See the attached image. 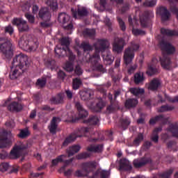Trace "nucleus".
Masks as SVG:
<instances>
[{
    "instance_id": "62",
    "label": "nucleus",
    "mask_w": 178,
    "mask_h": 178,
    "mask_svg": "<svg viewBox=\"0 0 178 178\" xmlns=\"http://www.w3.org/2000/svg\"><path fill=\"white\" fill-rule=\"evenodd\" d=\"M74 73L76 74V76H81V74H83V70H81V67H80L79 65H76Z\"/></svg>"
},
{
    "instance_id": "1",
    "label": "nucleus",
    "mask_w": 178,
    "mask_h": 178,
    "mask_svg": "<svg viewBox=\"0 0 178 178\" xmlns=\"http://www.w3.org/2000/svg\"><path fill=\"white\" fill-rule=\"evenodd\" d=\"M159 47L161 51L162 57L159 58L161 67L165 70H172L177 67V62H172L170 57L176 54V47L170 42L161 40L159 42Z\"/></svg>"
},
{
    "instance_id": "36",
    "label": "nucleus",
    "mask_w": 178,
    "mask_h": 178,
    "mask_svg": "<svg viewBox=\"0 0 178 178\" xmlns=\"http://www.w3.org/2000/svg\"><path fill=\"white\" fill-rule=\"evenodd\" d=\"M167 131L171 133L172 137H174V136H175V134L178 131V123L174 122L170 124L168 127L167 128Z\"/></svg>"
},
{
    "instance_id": "30",
    "label": "nucleus",
    "mask_w": 178,
    "mask_h": 178,
    "mask_svg": "<svg viewBox=\"0 0 178 178\" xmlns=\"http://www.w3.org/2000/svg\"><path fill=\"white\" fill-rule=\"evenodd\" d=\"M120 168L124 170H130L131 169V164L124 158L120 161Z\"/></svg>"
},
{
    "instance_id": "40",
    "label": "nucleus",
    "mask_w": 178,
    "mask_h": 178,
    "mask_svg": "<svg viewBox=\"0 0 178 178\" xmlns=\"http://www.w3.org/2000/svg\"><path fill=\"white\" fill-rule=\"evenodd\" d=\"M160 131H162L161 127H156L154 129L152 137H151L152 141L156 143H158L159 140V136L158 135V133H159Z\"/></svg>"
},
{
    "instance_id": "44",
    "label": "nucleus",
    "mask_w": 178,
    "mask_h": 178,
    "mask_svg": "<svg viewBox=\"0 0 178 178\" xmlns=\"http://www.w3.org/2000/svg\"><path fill=\"white\" fill-rule=\"evenodd\" d=\"M130 123L131 122L129 118H122L120 120L119 127L122 130H126V129H127L130 125Z\"/></svg>"
},
{
    "instance_id": "60",
    "label": "nucleus",
    "mask_w": 178,
    "mask_h": 178,
    "mask_svg": "<svg viewBox=\"0 0 178 178\" xmlns=\"http://www.w3.org/2000/svg\"><path fill=\"white\" fill-rule=\"evenodd\" d=\"M156 5V0H152L150 1H145L143 3V6H147L148 8H152V6H155Z\"/></svg>"
},
{
    "instance_id": "54",
    "label": "nucleus",
    "mask_w": 178,
    "mask_h": 178,
    "mask_svg": "<svg viewBox=\"0 0 178 178\" xmlns=\"http://www.w3.org/2000/svg\"><path fill=\"white\" fill-rule=\"evenodd\" d=\"M25 17L27 19L29 22L31 23V24H34V23L35 22V18L34 17V15H33L29 13H25Z\"/></svg>"
},
{
    "instance_id": "28",
    "label": "nucleus",
    "mask_w": 178,
    "mask_h": 178,
    "mask_svg": "<svg viewBox=\"0 0 178 178\" xmlns=\"http://www.w3.org/2000/svg\"><path fill=\"white\" fill-rule=\"evenodd\" d=\"M8 141V131L3 130L0 133V148H5L6 147V142Z\"/></svg>"
},
{
    "instance_id": "39",
    "label": "nucleus",
    "mask_w": 178,
    "mask_h": 178,
    "mask_svg": "<svg viewBox=\"0 0 178 178\" xmlns=\"http://www.w3.org/2000/svg\"><path fill=\"white\" fill-rule=\"evenodd\" d=\"M44 3L50 8L53 12L58 10V1L57 0H45Z\"/></svg>"
},
{
    "instance_id": "47",
    "label": "nucleus",
    "mask_w": 178,
    "mask_h": 178,
    "mask_svg": "<svg viewBox=\"0 0 178 178\" xmlns=\"http://www.w3.org/2000/svg\"><path fill=\"white\" fill-rule=\"evenodd\" d=\"M143 140H144V135L141 133H139L138 136L134 140L133 145L135 147H138Z\"/></svg>"
},
{
    "instance_id": "59",
    "label": "nucleus",
    "mask_w": 178,
    "mask_h": 178,
    "mask_svg": "<svg viewBox=\"0 0 178 178\" xmlns=\"http://www.w3.org/2000/svg\"><path fill=\"white\" fill-rule=\"evenodd\" d=\"M31 5H30V3L29 2H25V3H23L22 4V10L23 12H29V10H30V8H31Z\"/></svg>"
},
{
    "instance_id": "29",
    "label": "nucleus",
    "mask_w": 178,
    "mask_h": 178,
    "mask_svg": "<svg viewBox=\"0 0 178 178\" xmlns=\"http://www.w3.org/2000/svg\"><path fill=\"white\" fill-rule=\"evenodd\" d=\"M138 105V100L137 99H128L126 100L124 106L127 109H131L136 108Z\"/></svg>"
},
{
    "instance_id": "63",
    "label": "nucleus",
    "mask_w": 178,
    "mask_h": 178,
    "mask_svg": "<svg viewBox=\"0 0 178 178\" xmlns=\"http://www.w3.org/2000/svg\"><path fill=\"white\" fill-rule=\"evenodd\" d=\"M45 66H47V67L52 69V67H54V66H55V60H51L46 61Z\"/></svg>"
},
{
    "instance_id": "42",
    "label": "nucleus",
    "mask_w": 178,
    "mask_h": 178,
    "mask_svg": "<svg viewBox=\"0 0 178 178\" xmlns=\"http://www.w3.org/2000/svg\"><path fill=\"white\" fill-rule=\"evenodd\" d=\"M175 109V106H170L169 104H165L161 106L157 109L159 113H163V112H170Z\"/></svg>"
},
{
    "instance_id": "4",
    "label": "nucleus",
    "mask_w": 178,
    "mask_h": 178,
    "mask_svg": "<svg viewBox=\"0 0 178 178\" xmlns=\"http://www.w3.org/2000/svg\"><path fill=\"white\" fill-rule=\"evenodd\" d=\"M140 49V44L133 41L131 42L130 45L128 46L124 51L123 60L126 66H129L133 62L135 52H137Z\"/></svg>"
},
{
    "instance_id": "11",
    "label": "nucleus",
    "mask_w": 178,
    "mask_h": 178,
    "mask_svg": "<svg viewBox=\"0 0 178 178\" xmlns=\"http://www.w3.org/2000/svg\"><path fill=\"white\" fill-rule=\"evenodd\" d=\"M108 98L110 101V105L106 107V111L108 113H113V112H116V111H119L120 109V105L119 104V102L113 99V95L112 94L108 93Z\"/></svg>"
},
{
    "instance_id": "37",
    "label": "nucleus",
    "mask_w": 178,
    "mask_h": 178,
    "mask_svg": "<svg viewBox=\"0 0 178 178\" xmlns=\"http://www.w3.org/2000/svg\"><path fill=\"white\" fill-rule=\"evenodd\" d=\"M63 94L58 93L57 95V97H53L50 99V102L51 104H54L55 105H58V104H63Z\"/></svg>"
},
{
    "instance_id": "7",
    "label": "nucleus",
    "mask_w": 178,
    "mask_h": 178,
    "mask_svg": "<svg viewBox=\"0 0 178 178\" xmlns=\"http://www.w3.org/2000/svg\"><path fill=\"white\" fill-rule=\"evenodd\" d=\"M11 22L13 26H17L19 33H26L30 29L27 21L23 19V18H14Z\"/></svg>"
},
{
    "instance_id": "13",
    "label": "nucleus",
    "mask_w": 178,
    "mask_h": 178,
    "mask_svg": "<svg viewBox=\"0 0 178 178\" xmlns=\"http://www.w3.org/2000/svg\"><path fill=\"white\" fill-rule=\"evenodd\" d=\"M109 46V42L105 39H98L97 42L94 43L95 51L104 52L106 48Z\"/></svg>"
},
{
    "instance_id": "46",
    "label": "nucleus",
    "mask_w": 178,
    "mask_h": 178,
    "mask_svg": "<svg viewBox=\"0 0 178 178\" xmlns=\"http://www.w3.org/2000/svg\"><path fill=\"white\" fill-rule=\"evenodd\" d=\"M148 163H149V161L147 160V159L144 157L140 160H134V166L135 168H141V166H144V165Z\"/></svg>"
},
{
    "instance_id": "21",
    "label": "nucleus",
    "mask_w": 178,
    "mask_h": 178,
    "mask_svg": "<svg viewBox=\"0 0 178 178\" xmlns=\"http://www.w3.org/2000/svg\"><path fill=\"white\" fill-rule=\"evenodd\" d=\"M159 13H160V15L161 16V20L162 22H168L169 19H170V12L168 10V8L166 7L161 6L159 8Z\"/></svg>"
},
{
    "instance_id": "34",
    "label": "nucleus",
    "mask_w": 178,
    "mask_h": 178,
    "mask_svg": "<svg viewBox=\"0 0 178 178\" xmlns=\"http://www.w3.org/2000/svg\"><path fill=\"white\" fill-rule=\"evenodd\" d=\"M129 92L135 97H140V95H143L145 93V90L144 88H129Z\"/></svg>"
},
{
    "instance_id": "12",
    "label": "nucleus",
    "mask_w": 178,
    "mask_h": 178,
    "mask_svg": "<svg viewBox=\"0 0 178 178\" xmlns=\"http://www.w3.org/2000/svg\"><path fill=\"white\" fill-rule=\"evenodd\" d=\"M97 165V163H88L85 165V168H83L82 170L76 171L75 175L78 177H84V176H88V175H90L88 170H94Z\"/></svg>"
},
{
    "instance_id": "24",
    "label": "nucleus",
    "mask_w": 178,
    "mask_h": 178,
    "mask_svg": "<svg viewBox=\"0 0 178 178\" xmlns=\"http://www.w3.org/2000/svg\"><path fill=\"white\" fill-rule=\"evenodd\" d=\"M145 81V76H144V72H136L134 76V83L138 86V84H143Z\"/></svg>"
},
{
    "instance_id": "8",
    "label": "nucleus",
    "mask_w": 178,
    "mask_h": 178,
    "mask_svg": "<svg viewBox=\"0 0 178 178\" xmlns=\"http://www.w3.org/2000/svg\"><path fill=\"white\" fill-rule=\"evenodd\" d=\"M124 45H126V42L123 38H115L112 43L113 52H115V54H122L124 49Z\"/></svg>"
},
{
    "instance_id": "43",
    "label": "nucleus",
    "mask_w": 178,
    "mask_h": 178,
    "mask_svg": "<svg viewBox=\"0 0 178 178\" xmlns=\"http://www.w3.org/2000/svg\"><path fill=\"white\" fill-rule=\"evenodd\" d=\"M98 122H99V120L98 119V117L97 116H90L87 120H84L83 123H86V124H88L89 126H95L98 124Z\"/></svg>"
},
{
    "instance_id": "14",
    "label": "nucleus",
    "mask_w": 178,
    "mask_h": 178,
    "mask_svg": "<svg viewBox=\"0 0 178 178\" xmlns=\"http://www.w3.org/2000/svg\"><path fill=\"white\" fill-rule=\"evenodd\" d=\"M27 151V145L24 144L15 145L13 149L10 151V154L13 156H19L22 154H24Z\"/></svg>"
},
{
    "instance_id": "3",
    "label": "nucleus",
    "mask_w": 178,
    "mask_h": 178,
    "mask_svg": "<svg viewBox=\"0 0 178 178\" xmlns=\"http://www.w3.org/2000/svg\"><path fill=\"white\" fill-rule=\"evenodd\" d=\"M0 54L6 59H12L13 57V44L12 40L8 38H0Z\"/></svg>"
},
{
    "instance_id": "23",
    "label": "nucleus",
    "mask_w": 178,
    "mask_h": 178,
    "mask_svg": "<svg viewBox=\"0 0 178 178\" xmlns=\"http://www.w3.org/2000/svg\"><path fill=\"white\" fill-rule=\"evenodd\" d=\"M86 150L88 152H95L99 154L104 151V145H90L87 147Z\"/></svg>"
},
{
    "instance_id": "25",
    "label": "nucleus",
    "mask_w": 178,
    "mask_h": 178,
    "mask_svg": "<svg viewBox=\"0 0 178 178\" xmlns=\"http://www.w3.org/2000/svg\"><path fill=\"white\" fill-rule=\"evenodd\" d=\"M77 137H83V134H70L63 143V147H67L70 143H73Z\"/></svg>"
},
{
    "instance_id": "64",
    "label": "nucleus",
    "mask_w": 178,
    "mask_h": 178,
    "mask_svg": "<svg viewBox=\"0 0 178 178\" xmlns=\"http://www.w3.org/2000/svg\"><path fill=\"white\" fill-rule=\"evenodd\" d=\"M65 77H66V73H65L63 71L60 70L58 72V78L60 79V80H62L63 81Z\"/></svg>"
},
{
    "instance_id": "56",
    "label": "nucleus",
    "mask_w": 178,
    "mask_h": 178,
    "mask_svg": "<svg viewBox=\"0 0 178 178\" xmlns=\"http://www.w3.org/2000/svg\"><path fill=\"white\" fill-rule=\"evenodd\" d=\"M9 169H10V166H9L8 163H2L0 164L1 172H7V170H9Z\"/></svg>"
},
{
    "instance_id": "22",
    "label": "nucleus",
    "mask_w": 178,
    "mask_h": 178,
    "mask_svg": "<svg viewBox=\"0 0 178 178\" xmlns=\"http://www.w3.org/2000/svg\"><path fill=\"white\" fill-rule=\"evenodd\" d=\"M161 35L164 37H178V31L176 30H170L165 28H161L160 29Z\"/></svg>"
},
{
    "instance_id": "15",
    "label": "nucleus",
    "mask_w": 178,
    "mask_h": 178,
    "mask_svg": "<svg viewBox=\"0 0 178 178\" xmlns=\"http://www.w3.org/2000/svg\"><path fill=\"white\" fill-rule=\"evenodd\" d=\"M51 16V11L47 7L41 8L38 12V17L44 22H49Z\"/></svg>"
},
{
    "instance_id": "10",
    "label": "nucleus",
    "mask_w": 178,
    "mask_h": 178,
    "mask_svg": "<svg viewBox=\"0 0 178 178\" xmlns=\"http://www.w3.org/2000/svg\"><path fill=\"white\" fill-rule=\"evenodd\" d=\"M72 15L74 19H83L88 16V9L86 7H78L77 9H71Z\"/></svg>"
},
{
    "instance_id": "16",
    "label": "nucleus",
    "mask_w": 178,
    "mask_h": 178,
    "mask_svg": "<svg viewBox=\"0 0 178 178\" xmlns=\"http://www.w3.org/2000/svg\"><path fill=\"white\" fill-rule=\"evenodd\" d=\"M62 120L59 117H53L50 122V124L48 126V129L51 134H56L58 131V124Z\"/></svg>"
},
{
    "instance_id": "41",
    "label": "nucleus",
    "mask_w": 178,
    "mask_h": 178,
    "mask_svg": "<svg viewBox=\"0 0 178 178\" xmlns=\"http://www.w3.org/2000/svg\"><path fill=\"white\" fill-rule=\"evenodd\" d=\"M81 148V147H80V145H78L70 147L69 149L67 150L68 156H73L74 154H77V152L80 151Z\"/></svg>"
},
{
    "instance_id": "17",
    "label": "nucleus",
    "mask_w": 178,
    "mask_h": 178,
    "mask_svg": "<svg viewBox=\"0 0 178 178\" xmlns=\"http://www.w3.org/2000/svg\"><path fill=\"white\" fill-rule=\"evenodd\" d=\"M158 122H160L161 124L165 125L168 124V122H169V118H165L163 115H156L149 120V124L154 126V124H156Z\"/></svg>"
},
{
    "instance_id": "6",
    "label": "nucleus",
    "mask_w": 178,
    "mask_h": 178,
    "mask_svg": "<svg viewBox=\"0 0 178 178\" xmlns=\"http://www.w3.org/2000/svg\"><path fill=\"white\" fill-rule=\"evenodd\" d=\"M58 21L61 24H63L65 30H72L73 29V23L70 20V16L66 14V13H59Z\"/></svg>"
},
{
    "instance_id": "49",
    "label": "nucleus",
    "mask_w": 178,
    "mask_h": 178,
    "mask_svg": "<svg viewBox=\"0 0 178 178\" xmlns=\"http://www.w3.org/2000/svg\"><path fill=\"white\" fill-rule=\"evenodd\" d=\"M47 85V78L42 77L40 79H38L36 81V86H38V87H40V88H44L45 86Z\"/></svg>"
},
{
    "instance_id": "51",
    "label": "nucleus",
    "mask_w": 178,
    "mask_h": 178,
    "mask_svg": "<svg viewBox=\"0 0 178 178\" xmlns=\"http://www.w3.org/2000/svg\"><path fill=\"white\" fill-rule=\"evenodd\" d=\"M55 54H56V56H58V58H63V56H65V54H63V52H65V51L63 50V48L61 47H56L55 48Z\"/></svg>"
},
{
    "instance_id": "35",
    "label": "nucleus",
    "mask_w": 178,
    "mask_h": 178,
    "mask_svg": "<svg viewBox=\"0 0 178 178\" xmlns=\"http://www.w3.org/2000/svg\"><path fill=\"white\" fill-rule=\"evenodd\" d=\"M101 59L99 56V53L98 51H95L93 55L89 58V62L92 65V66H97L98 61Z\"/></svg>"
},
{
    "instance_id": "57",
    "label": "nucleus",
    "mask_w": 178,
    "mask_h": 178,
    "mask_svg": "<svg viewBox=\"0 0 178 178\" xmlns=\"http://www.w3.org/2000/svg\"><path fill=\"white\" fill-rule=\"evenodd\" d=\"M64 69L65 70H66V72H73V63H70V61H67V63H65Z\"/></svg>"
},
{
    "instance_id": "45",
    "label": "nucleus",
    "mask_w": 178,
    "mask_h": 178,
    "mask_svg": "<svg viewBox=\"0 0 178 178\" xmlns=\"http://www.w3.org/2000/svg\"><path fill=\"white\" fill-rule=\"evenodd\" d=\"M83 86V81L80 78H74L72 79V90H79Z\"/></svg>"
},
{
    "instance_id": "53",
    "label": "nucleus",
    "mask_w": 178,
    "mask_h": 178,
    "mask_svg": "<svg viewBox=\"0 0 178 178\" xmlns=\"http://www.w3.org/2000/svg\"><path fill=\"white\" fill-rule=\"evenodd\" d=\"M4 33H8L10 35H12L13 33H15V29H13V26H12V25L9 24L5 26Z\"/></svg>"
},
{
    "instance_id": "18",
    "label": "nucleus",
    "mask_w": 178,
    "mask_h": 178,
    "mask_svg": "<svg viewBox=\"0 0 178 178\" xmlns=\"http://www.w3.org/2000/svg\"><path fill=\"white\" fill-rule=\"evenodd\" d=\"M7 109L10 112H21L23 111V104L17 102H13L7 106Z\"/></svg>"
},
{
    "instance_id": "38",
    "label": "nucleus",
    "mask_w": 178,
    "mask_h": 178,
    "mask_svg": "<svg viewBox=\"0 0 178 178\" xmlns=\"http://www.w3.org/2000/svg\"><path fill=\"white\" fill-rule=\"evenodd\" d=\"M160 73L159 69L154 65H149L147 70L146 71V74L147 76H154L155 74H159Z\"/></svg>"
},
{
    "instance_id": "50",
    "label": "nucleus",
    "mask_w": 178,
    "mask_h": 178,
    "mask_svg": "<svg viewBox=\"0 0 178 178\" xmlns=\"http://www.w3.org/2000/svg\"><path fill=\"white\" fill-rule=\"evenodd\" d=\"M81 47L83 48L84 52L92 51V46L90 45V42H83Z\"/></svg>"
},
{
    "instance_id": "48",
    "label": "nucleus",
    "mask_w": 178,
    "mask_h": 178,
    "mask_svg": "<svg viewBox=\"0 0 178 178\" xmlns=\"http://www.w3.org/2000/svg\"><path fill=\"white\" fill-rule=\"evenodd\" d=\"M103 59L104 62L106 63V65H112L113 63V60L115 59V57L112 56V54H107L106 56L103 57Z\"/></svg>"
},
{
    "instance_id": "52",
    "label": "nucleus",
    "mask_w": 178,
    "mask_h": 178,
    "mask_svg": "<svg viewBox=\"0 0 178 178\" xmlns=\"http://www.w3.org/2000/svg\"><path fill=\"white\" fill-rule=\"evenodd\" d=\"M117 20L119 23L120 30H122V31H126V24H124L123 19L120 17H117Z\"/></svg>"
},
{
    "instance_id": "27",
    "label": "nucleus",
    "mask_w": 178,
    "mask_h": 178,
    "mask_svg": "<svg viewBox=\"0 0 178 178\" xmlns=\"http://www.w3.org/2000/svg\"><path fill=\"white\" fill-rule=\"evenodd\" d=\"M139 20L141 27L145 29L147 27V22H148V12L144 11L139 15Z\"/></svg>"
},
{
    "instance_id": "31",
    "label": "nucleus",
    "mask_w": 178,
    "mask_h": 178,
    "mask_svg": "<svg viewBox=\"0 0 178 178\" xmlns=\"http://www.w3.org/2000/svg\"><path fill=\"white\" fill-rule=\"evenodd\" d=\"M30 134H31V132H30L29 128H25L19 129V133L17 135V136L18 137V138H22V140H24L25 138L30 137Z\"/></svg>"
},
{
    "instance_id": "2",
    "label": "nucleus",
    "mask_w": 178,
    "mask_h": 178,
    "mask_svg": "<svg viewBox=\"0 0 178 178\" xmlns=\"http://www.w3.org/2000/svg\"><path fill=\"white\" fill-rule=\"evenodd\" d=\"M12 65V71L9 75L10 79L11 80H16L17 77L22 76L30 67L29 57L26 54L21 53L13 58Z\"/></svg>"
},
{
    "instance_id": "32",
    "label": "nucleus",
    "mask_w": 178,
    "mask_h": 178,
    "mask_svg": "<svg viewBox=\"0 0 178 178\" xmlns=\"http://www.w3.org/2000/svg\"><path fill=\"white\" fill-rule=\"evenodd\" d=\"M81 99L82 101H90L93 93L90 90L81 91L79 92Z\"/></svg>"
},
{
    "instance_id": "20",
    "label": "nucleus",
    "mask_w": 178,
    "mask_h": 178,
    "mask_svg": "<svg viewBox=\"0 0 178 178\" xmlns=\"http://www.w3.org/2000/svg\"><path fill=\"white\" fill-rule=\"evenodd\" d=\"M161 81L157 78H154L147 85V88L150 91H157L158 88L161 87Z\"/></svg>"
},
{
    "instance_id": "33",
    "label": "nucleus",
    "mask_w": 178,
    "mask_h": 178,
    "mask_svg": "<svg viewBox=\"0 0 178 178\" xmlns=\"http://www.w3.org/2000/svg\"><path fill=\"white\" fill-rule=\"evenodd\" d=\"M83 35L86 38H90L91 40H94L95 38V30L86 29L83 31Z\"/></svg>"
},
{
    "instance_id": "5",
    "label": "nucleus",
    "mask_w": 178,
    "mask_h": 178,
    "mask_svg": "<svg viewBox=\"0 0 178 178\" xmlns=\"http://www.w3.org/2000/svg\"><path fill=\"white\" fill-rule=\"evenodd\" d=\"M19 47L24 51H33L38 48V41H29L27 37H22L19 41Z\"/></svg>"
},
{
    "instance_id": "55",
    "label": "nucleus",
    "mask_w": 178,
    "mask_h": 178,
    "mask_svg": "<svg viewBox=\"0 0 178 178\" xmlns=\"http://www.w3.org/2000/svg\"><path fill=\"white\" fill-rule=\"evenodd\" d=\"M95 70H97V72H99V73H102V74H104V73H106V69L104 67V65L101 64L95 65Z\"/></svg>"
},
{
    "instance_id": "26",
    "label": "nucleus",
    "mask_w": 178,
    "mask_h": 178,
    "mask_svg": "<svg viewBox=\"0 0 178 178\" xmlns=\"http://www.w3.org/2000/svg\"><path fill=\"white\" fill-rule=\"evenodd\" d=\"M59 42L62 47H63V51H64L65 54L70 52V49L69 48V46L70 45V41H69V38H61L59 39Z\"/></svg>"
},
{
    "instance_id": "58",
    "label": "nucleus",
    "mask_w": 178,
    "mask_h": 178,
    "mask_svg": "<svg viewBox=\"0 0 178 178\" xmlns=\"http://www.w3.org/2000/svg\"><path fill=\"white\" fill-rule=\"evenodd\" d=\"M97 172V175H100L101 178H107L110 175L109 172L102 170H99Z\"/></svg>"
},
{
    "instance_id": "19",
    "label": "nucleus",
    "mask_w": 178,
    "mask_h": 178,
    "mask_svg": "<svg viewBox=\"0 0 178 178\" xmlns=\"http://www.w3.org/2000/svg\"><path fill=\"white\" fill-rule=\"evenodd\" d=\"M75 108L79 112V119H84V118H87L88 116V112L84 109V107H83V105L80 102H76L75 103Z\"/></svg>"
},
{
    "instance_id": "61",
    "label": "nucleus",
    "mask_w": 178,
    "mask_h": 178,
    "mask_svg": "<svg viewBox=\"0 0 178 178\" xmlns=\"http://www.w3.org/2000/svg\"><path fill=\"white\" fill-rule=\"evenodd\" d=\"M132 33L134 35H141V34H144V31L140 29H134V26H132Z\"/></svg>"
},
{
    "instance_id": "9",
    "label": "nucleus",
    "mask_w": 178,
    "mask_h": 178,
    "mask_svg": "<svg viewBox=\"0 0 178 178\" xmlns=\"http://www.w3.org/2000/svg\"><path fill=\"white\" fill-rule=\"evenodd\" d=\"M106 106V102L102 99V97H97L95 99V105L90 104L89 106V109L95 113H99L102 112V109Z\"/></svg>"
}]
</instances>
